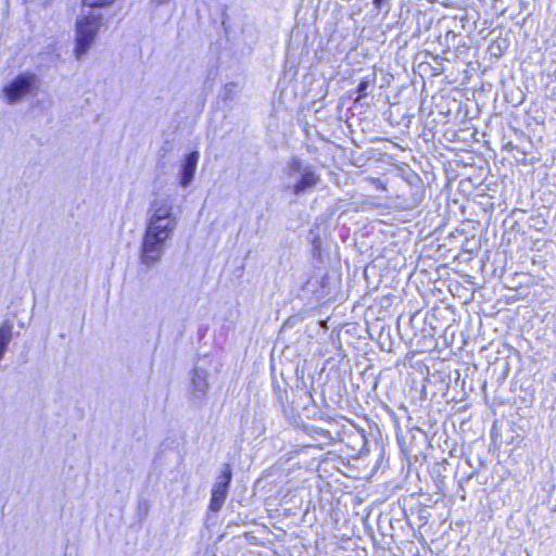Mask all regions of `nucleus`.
Segmentation results:
<instances>
[{
    "mask_svg": "<svg viewBox=\"0 0 556 556\" xmlns=\"http://www.w3.org/2000/svg\"><path fill=\"white\" fill-rule=\"evenodd\" d=\"M446 314H450L447 307H433L425 315H421L420 312H416L408 317V325L412 328H420V325H424L431 329L435 328V331L441 332L444 326L442 320L445 318Z\"/></svg>",
    "mask_w": 556,
    "mask_h": 556,
    "instance_id": "9b49d317",
    "label": "nucleus"
},
{
    "mask_svg": "<svg viewBox=\"0 0 556 556\" xmlns=\"http://www.w3.org/2000/svg\"><path fill=\"white\" fill-rule=\"evenodd\" d=\"M177 225L178 216L174 212V201L170 197L156 198L150 202L139 250L140 264L147 270L161 262Z\"/></svg>",
    "mask_w": 556,
    "mask_h": 556,
    "instance_id": "f257e3e1",
    "label": "nucleus"
},
{
    "mask_svg": "<svg viewBox=\"0 0 556 556\" xmlns=\"http://www.w3.org/2000/svg\"><path fill=\"white\" fill-rule=\"evenodd\" d=\"M332 369H333V367L330 369L329 374H327V380L330 379V374H331Z\"/></svg>",
    "mask_w": 556,
    "mask_h": 556,
    "instance_id": "79ce46f5",
    "label": "nucleus"
},
{
    "mask_svg": "<svg viewBox=\"0 0 556 556\" xmlns=\"http://www.w3.org/2000/svg\"><path fill=\"white\" fill-rule=\"evenodd\" d=\"M173 0H150L149 3L154 10H157L161 7L169 4Z\"/></svg>",
    "mask_w": 556,
    "mask_h": 556,
    "instance_id": "c756f323",
    "label": "nucleus"
},
{
    "mask_svg": "<svg viewBox=\"0 0 556 556\" xmlns=\"http://www.w3.org/2000/svg\"><path fill=\"white\" fill-rule=\"evenodd\" d=\"M455 378H454V382H459L460 380V374H459V370H455Z\"/></svg>",
    "mask_w": 556,
    "mask_h": 556,
    "instance_id": "4c0bfd02",
    "label": "nucleus"
},
{
    "mask_svg": "<svg viewBox=\"0 0 556 556\" xmlns=\"http://www.w3.org/2000/svg\"><path fill=\"white\" fill-rule=\"evenodd\" d=\"M394 173L396 177H400L412 188L413 195H422L425 193V185L421 177L408 164L400 163L395 165Z\"/></svg>",
    "mask_w": 556,
    "mask_h": 556,
    "instance_id": "ddd939ff",
    "label": "nucleus"
},
{
    "mask_svg": "<svg viewBox=\"0 0 556 556\" xmlns=\"http://www.w3.org/2000/svg\"><path fill=\"white\" fill-rule=\"evenodd\" d=\"M444 40L448 49H458L460 46V41L463 40V37L460 35L455 34L453 30H448L444 36Z\"/></svg>",
    "mask_w": 556,
    "mask_h": 556,
    "instance_id": "a878e982",
    "label": "nucleus"
},
{
    "mask_svg": "<svg viewBox=\"0 0 556 556\" xmlns=\"http://www.w3.org/2000/svg\"><path fill=\"white\" fill-rule=\"evenodd\" d=\"M273 198L266 200V211L268 212L273 205Z\"/></svg>",
    "mask_w": 556,
    "mask_h": 556,
    "instance_id": "e433bc0d",
    "label": "nucleus"
},
{
    "mask_svg": "<svg viewBox=\"0 0 556 556\" xmlns=\"http://www.w3.org/2000/svg\"><path fill=\"white\" fill-rule=\"evenodd\" d=\"M486 387H488V384H486V383L480 384V388H481V390H483V391H485Z\"/></svg>",
    "mask_w": 556,
    "mask_h": 556,
    "instance_id": "ea45409f",
    "label": "nucleus"
},
{
    "mask_svg": "<svg viewBox=\"0 0 556 556\" xmlns=\"http://www.w3.org/2000/svg\"><path fill=\"white\" fill-rule=\"evenodd\" d=\"M239 91V85L236 81L225 84L222 91L218 93V99L224 103V106L230 109L237 93Z\"/></svg>",
    "mask_w": 556,
    "mask_h": 556,
    "instance_id": "dca6fc26",
    "label": "nucleus"
},
{
    "mask_svg": "<svg viewBox=\"0 0 556 556\" xmlns=\"http://www.w3.org/2000/svg\"><path fill=\"white\" fill-rule=\"evenodd\" d=\"M355 330H356V326H355V325H346V328H345V330H344V333H346V334H352V333H353V331H355Z\"/></svg>",
    "mask_w": 556,
    "mask_h": 556,
    "instance_id": "72a5a7b5",
    "label": "nucleus"
},
{
    "mask_svg": "<svg viewBox=\"0 0 556 556\" xmlns=\"http://www.w3.org/2000/svg\"><path fill=\"white\" fill-rule=\"evenodd\" d=\"M13 324L9 320H4L0 325V348L8 350V346L12 340Z\"/></svg>",
    "mask_w": 556,
    "mask_h": 556,
    "instance_id": "412c9836",
    "label": "nucleus"
},
{
    "mask_svg": "<svg viewBox=\"0 0 556 556\" xmlns=\"http://www.w3.org/2000/svg\"><path fill=\"white\" fill-rule=\"evenodd\" d=\"M40 86L41 80L36 73L22 71L2 86L1 97L8 105H16L36 97Z\"/></svg>",
    "mask_w": 556,
    "mask_h": 556,
    "instance_id": "39448f33",
    "label": "nucleus"
},
{
    "mask_svg": "<svg viewBox=\"0 0 556 556\" xmlns=\"http://www.w3.org/2000/svg\"><path fill=\"white\" fill-rule=\"evenodd\" d=\"M305 317H306V312H299L296 314H293V315L289 316L283 321V324H282V326L280 328L279 337H281L288 330L293 329L296 326H299L300 324H302L303 320L305 319Z\"/></svg>",
    "mask_w": 556,
    "mask_h": 556,
    "instance_id": "6ab92c4d",
    "label": "nucleus"
},
{
    "mask_svg": "<svg viewBox=\"0 0 556 556\" xmlns=\"http://www.w3.org/2000/svg\"><path fill=\"white\" fill-rule=\"evenodd\" d=\"M91 0H80V10L81 9H87L88 5L90 4Z\"/></svg>",
    "mask_w": 556,
    "mask_h": 556,
    "instance_id": "f704fd0d",
    "label": "nucleus"
},
{
    "mask_svg": "<svg viewBox=\"0 0 556 556\" xmlns=\"http://www.w3.org/2000/svg\"><path fill=\"white\" fill-rule=\"evenodd\" d=\"M30 100V111L35 115L43 114L49 110L51 101L48 98L39 97L38 94Z\"/></svg>",
    "mask_w": 556,
    "mask_h": 556,
    "instance_id": "aec40b11",
    "label": "nucleus"
},
{
    "mask_svg": "<svg viewBox=\"0 0 556 556\" xmlns=\"http://www.w3.org/2000/svg\"><path fill=\"white\" fill-rule=\"evenodd\" d=\"M232 481V469L228 463L223 464L222 470L214 482L212 490L229 492Z\"/></svg>",
    "mask_w": 556,
    "mask_h": 556,
    "instance_id": "2eb2a0df",
    "label": "nucleus"
},
{
    "mask_svg": "<svg viewBox=\"0 0 556 556\" xmlns=\"http://www.w3.org/2000/svg\"><path fill=\"white\" fill-rule=\"evenodd\" d=\"M314 384H274L275 394L282 405L288 404L299 415L309 416L314 413L316 400Z\"/></svg>",
    "mask_w": 556,
    "mask_h": 556,
    "instance_id": "423d86ee",
    "label": "nucleus"
},
{
    "mask_svg": "<svg viewBox=\"0 0 556 556\" xmlns=\"http://www.w3.org/2000/svg\"><path fill=\"white\" fill-rule=\"evenodd\" d=\"M378 344L382 351L391 352L393 350V339L391 337L390 326H383L381 328Z\"/></svg>",
    "mask_w": 556,
    "mask_h": 556,
    "instance_id": "4be33fe9",
    "label": "nucleus"
},
{
    "mask_svg": "<svg viewBox=\"0 0 556 556\" xmlns=\"http://www.w3.org/2000/svg\"><path fill=\"white\" fill-rule=\"evenodd\" d=\"M264 217V214L261 213L258 216H257V223Z\"/></svg>",
    "mask_w": 556,
    "mask_h": 556,
    "instance_id": "a19ab883",
    "label": "nucleus"
},
{
    "mask_svg": "<svg viewBox=\"0 0 556 556\" xmlns=\"http://www.w3.org/2000/svg\"><path fill=\"white\" fill-rule=\"evenodd\" d=\"M401 318L397 320V331L402 340H407L409 348H414L421 353L439 349V338L437 336L440 332L435 331V328L431 329L424 325H420V328H412L408 325L409 329H405V333H403L400 328Z\"/></svg>",
    "mask_w": 556,
    "mask_h": 556,
    "instance_id": "0eeeda50",
    "label": "nucleus"
},
{
    "mask_svg": "<svg viewBox=\"0 0 556 556\" xmlns=\"http://www.w3.org/2000/svg\"><path fill=\"white\" fill-rule=\"evenodd\" d=\"M287 182L285 190L295 197L306 194L315 189L320 181L316 168L304 163L298 155L291 156L286 166Z\"/></svg>",
    "mask_w": 556,
    "mask_h": 556,
    "instance_id": "20e7f679",
    "label": "nucleus"
},
{
    "mask_svg": "<svg viewBox=\"0 0 556 556\" xmlns=\"http://www.w3.org/2000/svg\"><path fill=\"white\" fill-rule=\"evenodd\" d=\"M420 386V392L424 393L425 392V389H426V384L425 383H421L419 384Z\"/></svg>",
    "mask_w": 556,
    "mask_h": 556,
    "instance_id": "58836bf2",
    "label": "nucleus"
},
{
    "mask_svg": "<svg viewBox=\"0 0 556 556\" xmlns=\"http://www.w3.org/2000/svg\"><path fill=\"white\" fill-rule=\"evenodd\" d=\"M204 103H205V100L203 99V100L201 101V108H202V109H203V106H204Z\"/></svg>",
    "mask_w": 556,
    "mask_h": 556,
    "instance_id": "c03bdc74",
    "label": "nucleus"
},
{
    "mask_svg": "<svg viewBox=\"0 0 556 556\" xmlns=\"http://www.w3.org/2000/svg\"><path fill=\"white\" fill-rule=\"evenodd\" d=\"M493 376H496L497 382L505 380L509 372V363L507 358H496L492 364Z\"/></svg>",
    "mask_w": 556,
    "mask_h": 556,
    "instance_id": "a211bd4d",
    "label": "nucleus"
},
{
    "mask_svg": "<svg viewBox=\"0 0 556 556\" xmlns=\"http://www.w3.org/2000/svg\"><path fill=\"white\" fill-rule=\"evenodd\" d=\"M229 492L212 490L210 498V510L217 513L222 509Z\"/></svg>",
    "mask_w": 556,
    "mask_h": 556,
    "instance_id": "5701e85b",
    "label": "nucleus"
},
{
    "mask_svg": "<svg viewBox=\"0 0 556 556\" xmlns=\"http://www.w3.org/2000/svg\"><path fill=\"white\" fill-rule=\"evenodd\" d=\"M336 441L345 443L348 447L356 453H361L367 444L365 430L356 427L351 421L339 425V437Z\"/></svg>",
    "mask_w": 556,
    "mask_h": 556,
    "instance_id": "1a4fd4ad",
    "label": "nucleus"
},
{
    "mask_svg": "<svg viewBox=\"0 0 556 556\" xmlns=\"http://www.w3.org/2000/svg\"><path fill=\"white\" fill-rule=\"evenodd\" d=\"M116 0H91L87 9H81L74 28L73 54L83 61L96 45L100 29L105 25L102 10L110 9Z\"/></svg>",
    "mask_w": 556,
    "mask_h": 556,
    "instance_id": "7ed1b4c3",
    "label": "nucleus"
},
{
    "mask_svg": "<svg viewBox=\"0 0 556 556\" xmlns=\"http://www.w3.org/2000/svg\"><path fill=\"white\" fill-rule=\"evenodd\" d=\"M220 366V363L208 354L199 356L193 365L190 382H208L216 379Z\"/></svg>",
    "mask_w": 556,
    "mask_h": 556,
    "instance_id": "9d476101",
    "label": "nucleus"
},
{
    "mask_svg": "<svg viewBox=\"0 0 556 556\" xmlns=\"http://www.w3.org/2000/svg\"><path fill=\"white\" fill-rule=\"evenodd\" d=\"M523 99H525V96L522 94L521 100L518 102V104L521 103Z\"/></svg>",
    "mask_w": 556,
    "mask_h": 556,
    "instance_id": "a18cd8bd",
    "label": "nucleus"
},
{
    "mask_svg": "<svg viewBox=\"0 0 556 556\" xmlns=\"http://www.w3.org/2000/svg\"><path fill=\"white\" fill-rule=\"evenodd\" d=\"M372 76H375L372 74ZM375 78L370 76L363 77L356 86L354 92L356 93L355 100L361 101L369 94V90L374 88Z\"/></svg>",
    "mask_w": 556,
    "mask_h": 556,
    "instance_id": "f3484780",
    "label": "nucleus"
},
{
    "mask_svg": "<svg viewBox=\"0 0 556 556\" xmlns=\"http://www.w3.org/2000/svg\"><path fill=\"white\" fill-rule=\"evenodd\" d=\"M342 384H323L320 397L327 407H344L349 405V397L342 394Z\"/></svg>",
    "mask_w": 556,
    "mask_h": 556,
    "instance_id": "4468645a",
    "label": "nucleus"
},
{
    "mask_svg": "<svg viewBox=\"0 0 556 556\" xmlns=\"http://www.w3.org/2000/svg\"><path fill=\"white\" fill-rule=\"evenodd\" d=\"M199 159L200 152L197 148L189 149L182 155L176 177L177 184L181 189L186 190L192 185L195 177Z\"/></svg>",
    "mask_w": 556,
    "mask_h": 556,
    "instance_id": "6e6552de",
    "label": "nucleus"
},
{
    "mask_svg": "<svg viewBox=\"0 0 556 556\" xmlns=\"http://www.w3.org/2000/svg\"><path fill=\"white\" fill-rule=\"evenodd\" d=\"M455 328L452 325L443 326L441 332L439 333V338L443 341L442 348L451 346L455 339Z\"/></svg>",
    "mask_w": 556,
    "mask_h": 556,
    "instance_id": "b1692460",
    "label": "nucleus"
},
{
    "mask_svg": "<svg viewBox=\"0 0 556 556\" xmlns=\"http://www.w3.org/2000/svg\"><path fill=\"white\" fill-rule=\"evenodd\" d=\"M222 24H223V28H224L225 33H228L227 17H225V16L223 17Z\"/></svg>",
    "mask_w": 556,
    "mask_h": 556,
    "instance_id": "c9c22d12",
    "label": "nucleus"
},
{
    "mask_svg": "<svg viewBox=\"0 0 556 556\" xmlns=\"http://www.w3.org/2000/svg\"><path fill=\"white\" fill-rule=\"evenodd\" d=\"M207 387L208 384H192L190 395L194 404L200 403L201 400L205 396Z\"/></svg>",
    "mask_w": 556,
    "mask_h": 556,
    "instance_id": "393cba45",
    "label": "nucleus"
},
{
    "mask_svg": "<svg viewBox=\"0 0 556 556\" xmlns=\"http://www.w3.org/2000/svg\"><path fill=\"white\" fill-rule=\"evenodd\" d=\"M207 331H208V325H205V324L199 325L198 331H197L198 339L202 340L206 336Z\"/></svg>",
    "mask_w": 556,
    "mask_h": 556,
    "instance_id": "7c9ffc66",
    "label": "nucleus"
},
{
    "mask_svg": "<svg viewBox=\"0 0 556 556\" xmlns=\"http://www.w3.org/2000/svg\"><path fill=\"white\" fill-rule=\"evenodd\" d=\"M313 271L302 286L304 294H311L316 303L333 299L341 282L340 261L330 255V243L325 241L318 228L308 232Z\"/></svg>",
    "mask_w": 556,
    "mask_h": 556,
    "instance_id": "f03ea898",
    "label": "nucleus"
},
{
    "mask_svg": "<svg viewBox=\"0 0 556 556\" xmlns=\"http://www.w3.org/2000/svg\"><path fill=\"white\" fill-rule=\"evenodd\" d=\"M339 421H327L326 427L316 425H304V431L316 442L318 445H329L339 437Z\"/></svg>",
    "mask_w": 556,
    "mask_h": 556,
    "instance_id": "f8f14e48",
    "label": "nucleus"
},
{
    "mask_svg": "<svg viewBox=\"0 0 556 556\" xmlns=\"http://www.w3.org/2000/svg\"><path fill=\"white\" fill-rule=\"evenodd\" d=\"M331 340H332V342H333L334 344H336L337 342L340 344V342H341V330H339V331H337V332L333 330V331L331 332Z\"/></svg>",
    "mask_w": 556,
    "mask_h": 556,
    "instance_id": "473e14b6",
    "label": "nucleus"
},
{
    "mask_svg": "<svg viewBox=\"0 0 556 556\" xmlns=\"http://www.w3.org/2000/svg\"><path fill=\"white\" fill-rule=\"evenodd\" d=\"M390 0H372L375 8L382 11L388 8Z\"/></svg>",
    "mask_w": 556,
    "mask_h": 556,
    "instance_id": "2f4dec72",
    "label": "nucleus"
},
{
    "mask_svg": "<svg viewBox=\"0 0 556 556\" xmlns=\"http://www.w3.org/2000/svg\"><path fill=\"white\" fill-rule=\"evenodd\" d=\"M26 4L35 5L38 8H47L52 0H24Z\"/></svg>",
    "mask_w": 556,
    "mask_h": 556,
    "instance_id": "c85d7f7f",
    "label": "nucleus"
},
{
    "mask_svg": "<svg viewBox=\"0 0 556 556\" xmlns=\"http://www.w3.org/2000/svg\"><path fill=\"white\" fill-rule=\"evenodd\" d=\"M321 1L318 0L317 1V4H314V0H309L307 2V7L313 10L312 12V18L313 21L315 22L317 20V15H318V10H319V5H320Z\"/></svg>",
    "mask_w": 556,
    "mask_h": 556,
    "instance_id": "cd10ccee",
    "label": "nucleus"
},
{
    "mask_svg": "<svg viewBox=\"0 0 556 556\" xmlns=\"http://www.w3.org/2000/svg\"><path fill=\"white\" fill-rule=\"evenodd\" d=\"M422 381H424V382H430L428 377H425V378L422 379Z\"/></svg>",
    "mask_w": 556,
    "mask_h": 556,
    "instance_id": "37998d69",
    "label": "nucleus"
},
{
    "mask_svg": "<svg viewBox=\"0 0 556 556\" xmlns=\"http://www.w3.org/2000/svg\"><path fill=\"white\" fill-rule=\"evenodd\" d=\"M298 74V67L291 65L290 67H285L283 71V79H288L289 81L293 80Z\"/></svg>",
    "mask_w": 556,
    "mask_h": 556,
    "instance_id": "bb28decb",
    "label": "nucleus"
}]
</instances>
